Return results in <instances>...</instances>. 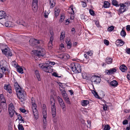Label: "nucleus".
I'll return each mask as SVG.
<instances>
[{
	"instance_id": "obj_2",
	"label": "nucleus",
	"mask_w": 130,
	"mask_h": 130,
	"mask_svg": "<svg viewBox=\"0 0 130 130\" xmlns=\"http://www.w3.org/2000/svg\"><path fill=\"white\" fill-rule=\"evenodd\" d=\"M18 97L21 102H22L26 99V94L25 91L22 89L16 92Z\"/></svg>"
},
{
	"instance_id": "obj_7",
	"label": "nucleus",
	"mask_w": 130,
	"mask_h": 130,
	"mask_svg": "<svg viewBox=\"0 0 130 130\" xmlns=\"http://www.w3.org/2000/svg\"><path fill=\"white\" fill-rule=\"evenodd\" d=\"M33 51H34L35 55L39 57H43L45 54V51L42 48L40 50Z\"/></svg>"
},
{
	"instance_id": "obj_46",
	"label": "nucleus",
	"mask_w": 130,
	"mask_h": 130,
	"mask_svg": "<svg viewBox=\"0 0 130 130\" xmlns=\"http://www.w3.org/2000/svg\"><path fill=\"white\" fill-rule=\"evenodd\" d=\"M64 19V17L63 15H61L60 17V19L59 21L60 22H62L63 21Z\"/></svg>"
},
{
	"instance_id": "obj_53",
	"label": "nucleus",
	"mask_w": 130,
	"mask_h": 130,
	"mask_svg": "<svg viewBox=\"0 0 130 130\" xmlns=\"http://www.w3.org/2000/svg\"><path fill=\"white\" fill-rule=\"evenodd\" d=\"M58 74L56 72H54L52 74L53 75L56 77H60V76H59L58 75Z\"/></svg>"
},
{
	"instance_id": "obj_3",
	"label": "nucleus",
	"mask_w": 130,
	"mask_h": 130,
	"mask_svg": "<svg viewBox=\"0 0 130 130\" xmlns=\"http://www.w3.org/2000/svg\"><path fill=\"white\" fill-rule=\"evenodd\" d=\"M71 69L73 72L75 73H80L81 71V68L79 64L77 63L71 64Z\"/></svg>"
},
{
	"instance_id": "obj_29",
	"label": "nucleus",
	"mask_w": 130,
	"mask_h": 130,
	"mask_svg": "<svg viewBox=\"0 0 130 130\" xmlns=\"http://www.w3.org/2000/svg\"><path fill=\"white\" fill-rule=\"evenodd\" d=\"M92 93L96 98L99 99L102 98L99 96L95 90H93L92 91Z\"/></svg>"
},
{
	"instance_id": "obj_12",
	"label": "nucleus",
	"mask_w": 130,
	"mask_h": 130,
	"mask_svg": "<svg viewBox=\"0 0 130 130\" xmlns=\"http://www.w3.org/2000/svg\"><path fill=\"white\" fill-rule=\"evenodd\" d=\"M29 43L30 45L34 46L38 45L40 43V41L34 38H31L29 40Z\"/></svg>"
},
{
	"instance_id": "obj_57",
	"label": "nucleus",
	"mask_w": 130,
	"mask_h": 130,
	"mask_svg": "<svg viewBox=\"0 0 130 130\" xmlns=\"http://www.w3.org/2000/svg\"><path fill=\"white\" fill-rule=\"evenodd\" d=\"M70 8H71V10L72 11V12H71V14H74V12L73 10V6L72 5H71Z\"/></svg>"
},
{
	"instance_id": "obj_13",
	"label": "nucleus",
	"mask_w": 130,
	"mask_h": 130,
	"mask_svg": "<svg viewBox=\"0 0 130 130\" xmlns=\"http://www.w3.org/2000/svg\"><path fill=\"white\" fill-rule=\"evenodd\" d=\"M38 0H33L32 7V9L34 12L37 11L38 8Z\"/></svg>"
},
{
	"instance_id": "obj_15",
	"label": "nucleus",
	"mask_w": 130,
	"mask_h": 130,
	"mask_svg": "<svg viewBox=\"0 0 130 130\" xmlns=\"http://www.w3.org/2000/svg\"><path fill=\"white\" fill-rule=\"evenodd\" d=\"M7 71L8 72L6 67L3 65L0 64V72H2L4 74H6Z\"/></svg>"
},
{
	"instance_id": "obj_42",
	"label": "nucleus",
	"mask_w": 130,
	"mask_h": 130,
	"mask_svg": "<svg viewBox=\"0 0 130 130\" xmlns=\"http://www.w3.org/2000/svg\"><path fill=\"white\" fill-rule=\"evenodd\" d=\"M65 37V33L64 32H62L61 33L60 35V39L62 40Z\"/></svg>"
},
{
	"instance_id": "obj_5",
	"label": "nucleus",
	"mask_w": 130,
	"mask_h": 130,
	"mask_svg": "<svg viewBox=\"0 0 130 130\" xmlns=\"http://www.w3.org/2000/svg\"><path fill=\"white\" fill-rule=\"evenodd\" d=\"M42 114L43 115V130H45L46 127V119L47 115L46 111V109L44 108L42 109Z\"/></svg>"
},
{
	"instance_id": "obj_54",
	"label": "nucleus",
	"mask_w": 130,
	"mask_h": 130,
	"mask_svg": "<svg viewBox=\"0 0 130 130\" xmlns=\"http://www.w3.org/2000/svg\"><path fill=\"white\" fill-rule=\"evenodd\" d=\"M128 123V121L127 120H124L123 122V124L124 125L127 124Z\"/></svg>"
},
{
	"instance_id": "obj_25",
	"label": "nucleus",
	"mask_w": 130,
	"mask_h": 130,
	"mask_svg": "<svg viewBox=\"0 0 130 130\" xmlns=\"http://www.w3.org/2000/svg\"><path fill=\"white\" fill-rule=\"evenodd\" d=\"M60 90L61 91V94L63 98L68 96L65 90H62L61 89Z\"/></svg>"
},
{
	"instance_id": "obj_43",
	"label": "nucleus",
	"mask_w": 130,
	"mask_h": 130,
	"mask_svg": "<svg viewBox=\"0 0 130 130\" xmlns=\"http://www.w3.org/2000/svg\"><path fill=\"white\" fill-rule=\"evenodd\" d=\"M12 63L13 66L14 67H17V65H18V64L15 61H13Z\"/></svg>"
},
{
	"instance_id": "obj_33",
	"label": "nucleus",
	"mask_w": 130,
	"mask_h": 130,
	"mask_svg": "<svg viewBox=\"0 0 130 130\" xmlns=\"http://www.w3.org/2000/svg\"><path fill=\"white\" fill-rule=\"evenodd\" d=\"M110 5V3L107 1H105L104 2V6L105 8H108Z\"/></svg>"
},
{
	"instance_id": "obj_51",
	"label": "nucleus",
	"mask_w": 130,
	"mask_h": 130,
	"mask_svg": "<svg viewBox=\"0 0 130 130\" xmlns=\"http://www.w3.org/2000/svg\"><path fill=\"white\" fill-rule=\"evenodd\" d=\"M64 55V54H61L58 55V57L60 58L63 59Z\"/></svg>"
},
{
	"instance_id": "obj_61",
	"label": "nucleus",
	"mask_w": 130,
	"mask_h": 130,
	"mask_svg": "<svg viewBox=\"0 0 130 130\" xmlns=\"http://www.w3.org/2000/svg\"><path fill=\"white\" fill-rule=\"evenodd\" d=\"M60 49H62V47L64 48V44L62 43H61L60 45Z\"/></svg>"
},
{
	"instance_id": "obj_37",
	"label": "nucleus",
	"mask_w": 130,
	"mask_h": 130,
	"mask_svg": "<svg viewBox=\"0 0 130 130\" xmlns=\"http://www.w3.org/2000/svg\"><path fill=\"white\" fill-rule=\"evenodd\" d=\"M69 57L70 56L68 54L65 53L63 57V59L64 60H67L69 58Z\"/></svg>"
},
{
	"instance_id": "obj_45",
	"label": "nucleus",
	"mask_w": 130,
	"mask_h": 130,
	"mask_svg": "<svg viewBox=\"0 0 130 130\" xmlns=\"http://www.w3.org/2000/svg\"><path fill=\"white\" fill-rule=\"evenodd\" d=\"M50 8H52L54 6L55 4L54 3H52L51 1H50Z\"/></svg>"
},
{
	"instance_id": "obj_64",
	"label": "nucleus",
	"mask_w": 130,
	"mask_h": 130,
	"mask_svg": "<svg viewBox=\"0 0 130 130\" xmlns=\"http://www.w3.org/2000/svg\"><path fill=\"white\" fill-rule=\"evenodd\" d=\"M53 40V37H51L50 38V42H52Z\"/></svg>"
},
{
	"instance_id": "obj_30",
	"label": "nucleus",
	"mask_w": 130,
	"mask_h": 130,
	"mask_svg": "<svg viewBox=\"0 0 130 130\" xmlns=\"http://www.w3.org/2000/svg\"><path fill=\"white\" fill-rule=\"evenodd\" d=\"M112 3L113 5L117 7L119 6V4H118V2L116 0H113L112 2Z\"/></svg>"
},
{
	"instance_id": "obj_41",
	"label": "nucleus",
	"mask_w": 130,
	"mask_h": 130,
	"mask_svg": "<svg viewBox=\"0 0 130 130\" xmlns=\"http://www.w3.org/2000/svg\"><path fill=\"white\" fill-rule=\"evenodd\" d=\"M49 13H48L46 11H44V17L46 18H48V15Z\"/></svg>"
},
{
	"instance_id": "obj_6",
	"label": "nucleus",
	"mask_w": 130,
	"mask_h": 130,
	"mask_svg": "<svg viewBox=\"0 0 130 130\" xmlns=\"http://www.w3.org/2000/svg\"><path fill=\"white\" fill-rule=\"evenodd\" d=\"M128 3H125L124 4L120 3L119 4L120 7L119 8V11L120 13H123L127 10L128 8Z\"/></svg>"
},
{
	"instance_id": "obj_28",
	"label": "nucleus",
	"mask_w": 130,
	"mask_h": 130,
	"mask_svg": "<svg viewBox=\"0 0 130 130\" xmlns=\"http://www.w3.org/2000/svg\"><path fill=\"white\" fill-rule=\"evenodd\" d=\"M59 104L63 111H65L66 110V105L64 102H63Z\"/></svg>"
},
{
	"instance_id": "obj_48",
	"label": "nucleus",
	"mask_w": 130,
	"mask_h": 130,
	"mask_svg": "<svg viewBox=\"0 0 130 130\" xmlns=\"http://www.w3.org/2000/svg\"><path fill=\"white\" fill-rule=\"evenodd\" d=\"M104 43L107 45H109V42L107 40L105 39L104 41Z\"/></svg>"
},
{
	"instance_id": "obj_58",
	"label": "nucleus",
	"mask_w": 130,
	"mask_h": 130,
	"mask_svg": "<svg viewBox=\"0 0 130 130\" xmlns=\"http://www.w3.org/2000/svg\"><path fill=\"white\" fill-rule=\"evenodd\" d=\"M126 29L128 31H130V25H128L126 26Z\"/></svg>"
},
{
	"instance_id": "obj_9",
	"label": "nucleus",
	"mask_w": 130,
	"mask_h": 130,
	"mask_svg": "<svg viewBox=\"0 0 130 130\" xmlns=\"http://www.w3.org/2000/svg\"><path fill=\"white\" fill-rule=\"evenodd\" d=\"M90 80L92 82H94L95 84H98L100 83L101 80L100 77L93 75L91 77Z\"/></svg>"
},
{
	"instance_id": "obj_59",
	"label": "nucleus",
	"mask_w": 130,
	"mask_h": 130,
	"mask_svg": "<svg viewBox=\"0 0 130 130\" xmlns=\"http://www.w3.org/2000/svg\"><path fill=\"white\" fill-rule=\"evenodd\" d=\"M126 53L129 54H130V48L127 49L126 51Z\"/></svg>"
},
{
	"instance_id": "obj_17",
	"label": "nucleus",
	"mask_w": 130,
	"mask_h": 130,
	"mask_svg": "<svg viewBox=\"0 0 130 130\" xmlns=\"http://www.w3.org/2000/svg\"><path fill=\"white\" fill-rule=\"evenodd\" d=\"M116 69L115 68H111L109 70H107L106 71V73L109 75H110L116 72Z\"/></svg>"
},
{
	"instance_id": "obj_34",
	"label": "nucleus",
	"mask_w": 130,
	"mask_h": 130,
	"mask_svg": "<svg viewBox=\"0 0 130 130\" xmlns=\"http://www.w3.org/2000/svg\"><path fill=\"white\" fill-rule=\"evenodd\" d=\"M17 71L21 74L23 73V69L20 67L19 66H18V68L17 67Z\"/></svg>"
},
{
	"instance_id": "obj_14",
	"label": "nucleus",
	"mask_w": 130,
	"mask_h": 130,
	"mask_svg": "<svg viewBox=\"0 0 130 130\" xmlns=\"http://www.w3.org/2000/svg\"><path fill=\"white\" fill-rule=\"evenodd\" d=\"M9 48H5L3 49L2 51L6 56H12V53L9 50Z\"/></svg>"
},
{
	"instance_id": "obj_32",
	"label": "nucleus",
	"mask_w": 130,
	"mask_h": 130,
	"mask_svg": "<svg viewBox=\"0 0 130 130\" xmlns=\"http://www.w3.org/2000/svg\"><path fill=\"white\" fill-rule=\"evenodd\" d=\"M117 43L118 44H117V45L120 46H122L124 43L123 41L120 40H117Z\"/></svg>"
},
{
	"instance_id": "obj_8",
	"label": "nucleus",
	"mask_w": 130,
	"mask_h": 130,
	"mask_svg": "<svg viewBox=\"0 0 130 130\" xmlns=\"http://www.w3.org/2000/svg\"><path fill=\"white\" fill-rule=\"evenodd\" d=\"M1 104L0 106V109L5 108L6 105V100L4 95L3 94L0 95Z\"/></svg>"
},
{
	"instance_id": "obj_24",
	"label": "nucleus",
	"mask_w": 130,
	"mask_h": 130,
	"mask_svg": "<svg viewBox=\"0 0 130 130\" xmlns=\"http://www.w3.org/2000/svg\"><path fill=\"white\" fill-rule=\"evenodd\" d=\"M112 58H110L109 57H107L106 59V62L107 64H109L111 63L112 62Z\"/></svg>"
},
{
	"instance_id": "obj_63",
	"label": "nucleus",
	"mask_w": 130,
	"mask_h": 130,
	"mask_svg": "<svg viewBox=\"0 0 130 130\" xmlns=\"http://www.w3.org/2000/svg\"><path fill=\"white\" fill-rule=\"evenodd\" d=\"M87 54L89 56H91L92 54L90 52H87Z\"/></svg>"
},
{
	"instance_id": "obj_62",
	"label": "nucleus",
	"mask_w": 130,
	"mask_h": 130,
	"mask_svg": "<svg viewBox=\"0 0 130 130\" xmlns=\"http://www.w3.org/2000/svg\"><path fill=\"white\" fill-rule=\"evenodd\" d=\"M82 6L84 7H85L87 6V4L86 3L84 2L82 4Z\"/></svg>"
},
{
	"instance_id": "obj_26",
	"label": "nucleus",
	"mask_w": 130,
	"mask_h": 130,
	"mask_svg": "<svg viewBox=\"0 0 130 130\" xmlns=\"http://www.w3.org/2000/svg\"><path fill=\"white\" fill-rule=\"evenodd\" d=\"M110 84L112 86L116 87L118 85V83L116 81L113 80L111 82Z\"/></svg>"
},
{
	"instance_id": "obj_60",
	"label": "nucleus",
	"mask_w": 130,
	"mask_h": 130,
	"mask_svg": "<svg viewBox=\"0 0 130 130\" xmlns=\"http://www.w3.org/2000/svg\"><path fill=\"white\" fill-rule=\"evenodd\" d=\"M19 24H20V25H22L23 26H26L27 25V24L26 23H25L24 22V23L22 24H21H21L20 23H19Z\"/></svg>"
},
{
	"instance_id": "obj_31",
	"label": "nucleus",
	"mask_w": 130,
	"mask_h": 130,
	"mask_svg": "<svg viewBox=\"0 0 130 130\" xmlns=\"http://www.w3.org/2000/svg\"><path fill=\"white\" fill-rule=\"evenodd\" d=\"M12 22L10 21H7L5 24V26L7 27H10L12 26Z\"/></svg>"
},
{
	"instance_id": "obj_40",
	"label": "nucleus",
	"mask_w": 130,
	"mask_h": 130,
	"mask_svg": "<svg viewBox=\"0 0 130 130\" xmlns=\"http://www.w3.org/2000/svg\"><path fill=\"white\" fill-rule=\"evenodd\" d=\"M19 130H24V128L22 124H19L18 125Z\"/></svg>"
},
{
	"instance_id": "obj_49",
	"label": "nucleus",
	"mask_w": 130,
	"mask_h": 130,
	"mask_svg": "<svg viewBox=\"0 0 130 130\" xmlns=\"http://www.w3.org/2000/svg\"><path fill=\"white\" fill-rule=\"evenodd\" d=\"M89 12L90 14L91 15L93 16L94 14V12L92 10L90 9Z\"/></svg>"
},
{
	"instance_id": "obj_20",
	"label": "nucleus",
	"mask_w": 130,
	"mask_h": 130,
	"mask_svg": "<svg viewBox=\"0 0 130 130\" xmlns=\"http://www.w3.org/2000/svg\"><path fill=\"white\" fill-rule=\"evenodd\" d=\"M35 75L37 78L38 81L41 80V78L40 77V75L39 72L38 71L36 70L35 72Z\"/></svg>"
},
{
	"instance_id": "obj_52",
	"label": "nucleus",
	"mask_w": 130,
	"mask_h": 130,
	"mask_svg": "<svg viewBox=\"0 0 130 130\" xmlns=\"http://www.w3.org/2000/svg\"><path fill=\"white\" fill-rule=\"evenodd\" d=\"M87 122L88 123L87 127H90V125L91 122L90 120H87Z\"/></svg>"
},
{
	"instance_id": "obj_50",
	"label": "nucleus",
	"mask_w": 130,
	"mask_h": 130,
	"mask_svg": "<svg viewBox=\"0 0 130 130\" xmlns=\"http://www.w3.org/2000/svg\"><path fill=\"white\" fill-rule=\"evenodd\" d=\"M31 103L32 105L34 104H36L35 103V101L33 98H32L31 99Z\"/></svg>"
},
{
	"instance_id": "obj_23",
	"label": "nucleus",
	"mask_w": 130,
	"mask_h": 130,
	"mask_svg": "<svg viewBox=\"0 0 130 130\" xmlns=\"http://www.w3.org/2000/svg\"><path fill=\"white\" fill-rule=\"evenodd\" d=\"M66 43L67 44V47L68 48H70L72 45V44L70 41V40H66Z\"/></svg>"
},
{
	"instance_id": "obj_10",
	"label": "nucleus",
	"mask_w": 130,
	"mask_h": 130,
	"mask_svg": "<svg viewBox=\"0 0 130 130\" xmlns=\"http://www.w3.org/2000/svg\"><path fill=\"white\" fill-rule=\"evenodd\" d=\"M37 107L36 104H34L32 105V109L33 112L35 117V118L36 119H37L38 117V111L36 109Z\"/></svg>"
},
{
	"instance_id": "obj_47",
	"label": "nucleus",
	"mask_w": 130,
	"mask_h": 130,
	"mask_svg": "<svg viewBox=\"0 0 130 130\" xmlns=\"http://www.w3.org/2000/svg\"><path fill=\"white\" fill-rule=\"evenodd\" d=\"M52 42H49L48 44V47L50 48H52L53 46V44H52Z\"/></svg>"
},
{
	"instance_id": "obj_11",
	"label": "nucleus",
	"mask_w": 130,
	"mask_h": 130,
	"mask_svg": "<svg viewBox=\"0 0 130 130\" xmlns=\"http://www.w3.org/2000/svg\"><path fill=\"white\" fill-rule=\"evenodd\" d=\"M14 107L13 104H10L9 105L8 111L9 114L11 117H12L15 111L14 110Z\"/></svg>"
},
{
	"instance_id": "obj_44",
	"label": "nucleus",
	"mask_w": 130,
	"mask_h": 130,
	"mask_svg": "<svg viewBox=\"0 0 130 130\" xmlns=\"http://www.w3.org/2000/svg\"><path fill=\"white\" fill-rule=\"evenodd\" d=\"M57 98L58 99V102L59 104L63 102L62 99L59 96H58L57 97Z\"/></svg>"
},
{
	"instance_id": "obj_18",
	"label": "nucleus",
	"mask_w": 130,
	"mask_h": 130,
	"mask_svg": "<svg viewBox=\"0 0 130 130\" xmlns=\"http://www.w3.org/2000/svg\"><path fill=\"white\" fill-rule=\"evenodd\" d=\"M6 14L5 12L3 11H0V19H3V20L5 19V18H6Z\"/></svg>"
},
{
	"instance_id": "obj_38",
	"label": "nucleus",
	"mask_w": 130,
	"mask_h": 130,
	"mask_svg": "<svg viewBox=\"0 0 130 130\" xmlns=\"http://www.w3.org/2000/svg\"><path fill=\"white\" fill-rule=\"evenodd\" d=\"M110 127L108 124L106 125L104 127V130H109Z\"/></svg>"
},
{
	"instance_id": "obj_35",
	"label": "nucleus",
	"mask_w": 130,
	"mask_h": 130,
	"mask_svg": "<svg viewBox=\"0 0 130 130\" xmlns=\"http://www.w3.org/2000/svg\"><path fill=\"white\" fill-rule=\"evenodd\" d=\"M66 103L69 104H70L71 103L70 101V99L68 96L63 98Z\"/></svg>"
},
{
	"instance_id": "obj_39",
	"label": "nucleus",
	"mask_w": 130,
	"mask_h": 130,
	"mask_svg": "<svg viewBox=\"0 0 130 130\" xmlns=\"http://www.w3.org/2000/svg\"><path fill=\"white\" fill-rule=\"evenodd\" d=\"M114 27L113 26H111L108 28V31L109 32H111L114 30Z\"/></svg>"
},
{
	"instance_id": "obj_55",
	"label": "nucleus",
	"mask_w": 130,
	"mask_h": 130,
	"mask_svg": "<svg viewBox=\"0 0 130 130\" xmlns=\"http://www.w3.org/2000/svg\"><path fill=\"white\" fill-rule=\"evenodd\" d=\"M103 108L104 110H107V105H104L103 106Z\"/></svg>"
},
{
	"instance_id": "obj_27",
	"label": "nucleus",
	"mask_w": 130,
	"mask_h": 130,
	"mask_svg": "<svg viewBox=\"0 0 130 130\" xmlns=\"http://www.w3.org/2000/svg\"><path fill=\"white\" fill-rule=\"evenodd\" d=\"M82 105L84 106H86L89 103V101L87 100H83L82 101Z\"/></svg>"
},
{
	"instance_id": "obj_19",
	"label": "nucleus",
	"mask_w": 130,
	"mask_h": 130,
	"mask_svg": "<svg viewBox=\"0 0 130 130\" xmlns=\"http://www.w3.org/2000/svg\"><path fill=\"white\" fill-rule=\"evenodd\" d=\"M54 11L55 17L56 18L59 15L60 11V9L59 8H56Z\"/></svg>"
},
{
	"instance_id": "obj_16",
	"label": "nucleus",
	"mask_w": 130,
	"mask_h": 130,
	"mask_svg": "<svg viewBox=\"0 0 130 130\" xmlns=\"http://www.w3.org/2000/svg\"><path fill=\"white\" fill-rule=\"evenodd\" d=\"M4 89L6 90L9 93L11 94L12 93L11 87L9 84H5L4 86Z\"/></svg>"
},
{
	"instance_id": "obj_4",
	"label": "nucleus",
	"mask_w": 130,
	"mask_h": 130,
	"mask_svg": "<svg viewBox=\"0 0 130 130\" xmlns=\"http://www.w3.org/2000/svg\"><path fill=\"white\" fill-rule=\"evenodd\" d=\"M50 103L52 109V113L53 117H55L56 115V110L55 102L53 98L50 99Z\"/></svg>"
},
{
	"instance_id": "obj_22",
	"label": "nucleus",
	"mask_w": 130,
	"mask_h": 130,
	"mask_svg": "<svg viewBox=\"0 0 130 130\" xmlns=\"http://www.w3.org/2000/svg\"><path fill=\"white\" fill-rule=\"evenodd\" d=\"M14 86L16 92L18 91L19 90H21V88L20 87L19 85L17 82L15 83L14 84Z\"/></svg>"
},
{
	"instance_id": "obj_1",
	"label": "nucleus",
	"mask_w": 130,
	"mask_h": 130,
	"mask_svg": "<svg viewBox=\"0 0 130 130\" xmlns=\"http://www.w3.org/2000/svg\"><path fill=\"white\" fill-rule=\"evenodd\" d=\"M39 67L46 72L51 73L53 71L52 67L47 63H41L39 64Z\"/></svg>"
},
{
	"instance_id": "obj_21",
	"label": "nucleus",
	"mask_w": 130,
	"mask_h": 130,
	"mask_svg": "<svg viewBox=\"0 0 130 130\" xmlns=\"http://www.w3.org/2000/svg\"><path fill=\"white\" fill-rule=\"evenodd\" d=\"M119 69L122 72H124L126 70L127 68L124 64H122L120 66Z\"/></svg>"
},
{
	"instance_id": "obj_56",
	"label": "nucleus",
	"mask_w": 130,
	"mask_h": 130,
	"mask_svg": "<svg viewBox=\"0 0 130 130\" xmlns=\"http://www.w3.org/2000/svg\"><path fill=\"white\" fill-rule=\"evenodd\" d=\"M20 111L22 113H24L26 112V110L24 109L20 108Z\"/></svg>"
},
{
	"instance_id": "obj_36",
	"label": "nucleus",
	"mask_w": 130,
	"mask_h": 130,
	"mask_svg": "<svg viewBox=\"0 0 130 130\" xmlns=\"http://www.w3.org/2000/svg\"><path fill=\"white\" fill-rule=\"evenodd\" d=\"M126 34L125 31L123 30H122L120 33V35L121 36L123 37H125L126 35Z\"/></svg>"
}]
</instances>
